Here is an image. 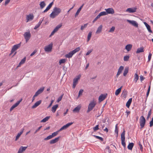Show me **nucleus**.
Wrapping results in <instances>:
<instances>
[{
  "instance_id": "09e8293b",
  "label": "nucleus",
  "mask_w": 153,
  "mask_h": 153,
  "mask_svg": "<svg viewBox=\"0 0 153 153\" xmlns=\"http://www.w3.org/2000/svg\"><path fill=\"white\" fill-rule=\"evenodd\" d=\"M93 129L94 131L98 130L99 129V125H97L95 127L93 128Z\"/></svg>"
},
{
  "instance_id": "c85d7f7f",
  "label": "nucleus",
  "mask_w": 153,
  "mask_h": 153,
  "mask_svg": "<svg viewBox=\"0 0 153 153\" xmlns=\"http://www.w3.org/2000/svg\"><path fill=\"white\" fill-rule=\"evenodd\" d=\"M132 45L131 44H128L125 47V49L127 51H129L132 48Z\"/></svg>"
},
{
  "instance_id": "4468645a",
  "label": "nucleus",
  "mask_w": 153,
  "mask_h": 153,
  "mask_svg": "<svg viewBox=\"0 0 153 153\" xmlns=\"http://www.w3.org/2000/svg\"><path fill=\"white\" fill-rule=\"evenodd\" d=\"M136 9V8H129L127 9L126 11L129 12V13H133L135 12Z\"/></svg>"
},
{
  "instance_id": "f03ea898",
  "label": "nucleus",
  "mask_w": 153,
  "mask_h": 153,
  "mask_svg": "<svg viewBox=\"0 0 153 153\" xmlns=\"http://www.w3.org/2000/svg\"><path fill=\"white\" fill-rule=\"evenodd\" d=\"M80 50V48L79 47H77L73 51L70 52L66 54L65 56L67 58H70L72 57L74 54L79 51Z\"/></svg>"
},
{
  "instance_id": "f704fd0d",
  "label": "nucleus",
  "mask_w": 153,
  "mask_h": 153,
  "mask_svg": "<svg viewBox=\"0 0 153 153\" xmlns=\"http://www.w3.org/2000/svg\"><path fill=\"white\" fill-rule=\"evenodd\" d=\"M127 94V92L126 90H124L122 93V95L123 96V97H124V98H126V96Z\"/></svg>"
},
{
  "instance_id": "864d4df0",
  "label": "nucleus",
  "mask_w": 153,
  "mask_h": 153,
  "mask_svg": "<svg viewBox=\"0 0 153 153\" xmlns=\"http://www.w3.org/2000/svg\"><path fill=\"white\" fill-rule=\"evenodd\" d=\"M64 94H62L58 98L57 100V102H59L60 101L62 98Z\"/></svg>"
},
{
  "instance_id": "9b49d317",
  "label": "nucleus",
  "mask_w": 153,
  "mask_h": 153,
  "mask_svg": "<svg viewBox=\"0 0 153 153\" xmlns=\"http://www.w3.org/2000/svg\"><path fill=\"white\" fill-rule=\"evenodd\" d=\"M73 124V123L72 122H71V123H69L67 124H66L64 126H63L62 127H61L59 130V131H61L63 130H65L67 129L68 127L70 126L71 125Z\"/></svg>"
},
{
  "instance_id": "e2e57ef3",
  "label": "nucleus",
  "mask_w": 153,
  "mask_h": 153,
  "mask_svg": "<svg viewBox=\"0 0 153 153\" xmlns=\"http://www.w3.org/2000/svg\"><path fill=\"white\" fill-rule=\"evenodd\" d=\"M42 126H41L39 127L34 132V134H36L38 131H39L41 129V128H42Z\"/></svg>"
},
{
  "instance_id": "423d86ee",
  "label": "nucleus",
  "mask_w": 153,
  "mask_h": 153,
  "mask_svg": "<svg viewBox=\"0 0 153 153\" xmlns=\"http://www.w3.org/2000/svg\"><path fill=\"white\" fill-rule=\"evenodd\" d=\"M62 26V25L61 24H59L57 25L54 29L52 31V32L51 33V35L50 36H51L53 35L54 33L56 32L59 30V29Z\"/></svg>"
},
{
  "instance_id": "49530a36",
  "label": "nucleus",
  "mask_w": 153,
  "mask_h": 153,
  "mask_svg": "<svg viewBox=\"0 0 153 153\" xmlns=\"http://www.w3.org/2000/svg\"><path fill=\"white\" fill-rule=\"evenodd\" d=\"M44 90V88H41L37 91L38 92V93L40 94Z\"/></svg>"
},
{
  "instance_id": "a211bd4d",
  "label": "nucleus",
  "mask_w": 153,
  "mask_h": 153,
  "mask_svg": "<svg viewBox=\"0 0 153 153\" xmlns=\"http://www.w3.org/2000/svg\"><path fill=\"white\" fill-rule=\"evenodd\" d=\"M24 130V128H22L21 131L17 135L16 137V139L15 140V141H17L19 139V138L20 137L21 135L23 133Z\"/></svg>"
},
{
  "instance_id": "a878e982",
  "label": "nucleus",
  "mask_w": 153,
  "mask_h": 153,
  "mask_svg": "<svg viewBox=\"0 0 153 153\" xmlns=\"http://www.w3.org/2000/svg\"><path fill=\"white\" fill-rule=\"evenodd\" d=\"M144 51V48L142 47H140V48H138L136 51V53H139L141 52H143Z\"/></svg>"
},
{
  "instance_id": "39448f33",
  "label": "nucleus",
  "mask_w": 153,
  "mask_h": 153,
  "mask_svg": "<svg viewBox=\"0 0 153 153\" xmlns=\"http://www.w3.org/2000/svg\"><path fill=\"white\" fill-rule=\"evenodd\" d=\"M146 123V120L145 118L142 116L140 117V123L141 126V128H143L145 126Z\"/></svg>"
},
{
  "instance_id": "cd10ccee",
  "label": "nucleus",
  "mask_w": 153,
  "mask_h": 153,
  "mask_svg": "<svg viewBox=\"0 0 153 153\" xmlns=\"http://www.w3.org/2000/svg\"><path fill=\"white\" fill-rule=\"evenodd\" d=\"M134 81L135 83H136L137 82L139 77L137 73H136L134 74Z\"/></svg>"
},
{
  "instance_id": "3c124183",
  "label": "nucleus",
  "mask_w": 153,
  "mask_h": 153,
  "mask_svg": "<svg viewBox=\"0 0 153 153\" xmlns=\"http://www.w3.org/2000/svg\"><path fill=\"white\" fill-rule=\"evenodd\" d=\"M83 92V90L82 89H81L79 90L78 93V97H79L80 95H82V93Z\"/></svg>"
},
{
  "instance_id": "5fc2aeb1",
  "label": "nucleus",
  "mask_w": 153,
  "mask_h": 153,
  "mask_svg": "<svg viewBox=\"0 0 153 153\" xmlns=\"http://www.w3.org/2000/svg\"><path fill=\"white\" fill-rule=\"evenodd\" d=\"M59 131H57L56 132H54L52 134V135L53 137L55 136H56L58 134Z\"/></svg>"
},
{
  "instance_id": "ea45409f",
  "label": "nucleus",
  "mask_w": 153,
  "mask_h": 153,
  "mask_svg": "<svg viewBox=\"0 0 153 153\" xmlns=\"http://www.w3.org/2000/svg\"><path fill=\"white\" fill-rule=\"evenodd\" d=\"M152 109H151L148 112V114L147 117L146 119L147 120H148L149 119V118L150 117V116L152 114Z\"/></svg>"
},
{
  "instance_id": "72a5a7b5",
  "label": "nucleus",
  "mask_w": 153,
  "mask_h": 153,
  "mask_svg": "<svg viewBox=\"0 0 153 153\" xmlns=\"http://www.w3.org/2000/svg\"><path fill=\"white\" fill-rule=\"evenodd\" d=\"M125 131L124 130L121 134V138L122 140H125Z\"/></svg>"
},
{
  "instance_id": "e433bc0d",
  "label": "nucleus",
  "mask_w": 153,
  "mask_h": 153,
  "mask_svg": "<svg viewBox=\"0 0 153 153\" xmlns=\"http://www.w3.org/2000/svg\"><path fill=\"white\" fill-rule=\"evenodd\" d=\"M92 32L91 31L90 32L88 35L87 39V42H88L90 40L91 38V37Z\"/></svg>"
},
{
  "instance_id": "aec40b11",
  "label": "nucleus",
  "mask_w": 153,
  "mask_h": 153,
  "mask_svg": "<svg viewBox=\"0 0 153 153\" xmlns=\"http://www.w3.org/2000/svg\"><path fill=\"white\" fill-rule=\"evenodd\" d=\"M41 100H39L36 102L32 107V108H35L39 106L41 103Z\"/></svg>"
},
{
  "instance_id": "603ef678",
  "label": "nucleus",
  "mask_w": 153,
  "mask_h": 153,
  "mask_svg": "<svg viewBox=\"0 0 153 153\" xmlns=\"http://www.w3.org/2000/svg\"><path fill=\"white\" fill-rule=\"evenodd\" d=\"M26 58L25 57L20 62L22 64H24L26 61Z\"/></svg>"
},
{
  "instance_id": "338daca9",
  "label": "nucleus",
  "mask_w": 153,
  "mask_h": 153,
  "mask_svg": "<svg viewBox=\"0 0 153 153\" xmlns=\"http://www.w3.org/2000/svg\"><path fill=\"white\" fill-rule=\"evenodd\" d=\"M145 78L143 77V76L142 75L140 76V79L141 81H143L144 79Z\"/></svg>"
},
{
  "instance_id": "c756f323",
  "label": "nucleus",
  "mask_w": 153,
  "mask_h": 153,
  "mask_svg": "<svg viewBox=\"0 0 153 153\" xmlns=\"http://www.w3.org/2000/svg\"><path fill=\"white\" fill-rule=\"evenodd\" d=\"M40 8L41 9H42L44 8L46 5V4L44 1H42L40 2L39 4Z\"/></svg>"
},
{
  "instance_id": "f257e3e1",
  "label": "nucleus",
  "mask_w": 153,
  "mask_h": 153,
  "mask_svg": "<svg viewBox=\"0 0 153 153\" xmlns=\"http://www.w3.org/2000/svg\"><path fill=\"white\" fill-rule=\"evenodd\" d=\"M61 9L59 8L54 7L52 12L50 15V17L52 19L54 18L61 12Z\"/></svg>"
},
{
  "instance_id": "680f3d73",
  "label": "nucleus",
  "mask_w": 153,
  "mask_h": 153,
  "mask_svg": "<svg viewBox=\"0 0 153 153\" xmlns=\"http://www.w3.org/2000/svg\"><path fill=\"white\" fill-rule=\"evenodd\" d=\"M92 51V49H91L90 50L88 51L86 54V55L88 56L89 55Z\"/></svg>"
},
{
  "instance_id": "412c9836",
  "label": "nucleus",
  "mask_w": 153,
  "mask_h": 153,
  "mask_svg": "<svg viewBox=\"0 0 153 153\" xmlns=\"http://www.w3.org/2000/svg\"><path fill=\"white\" fill-rule=\"evenodd\" d=\"M53 4V2H52L50 3L49 5L46 7V9L42 12V13H45L47 12L49 9H50L52 5Z\"/></svg>"
},
{
  "instance_id": "c03bdc74",
  "label": "nucleus",
  "mask_w": 153,
  "mask_h": 153,
  "mask_svg": "<svg viewBox=\"0 0 153 153\" xmlns=\"http://www.w3.org/2000/svg\"><path fill=\"white\" fill-rule=\"evenodd\" d=\"M53 137L52 135H51L47 137L44 138V140H47L52 138Z\"/></svg>"
},
{
  "instance_id": "052dcab7",
  "label": "nucleus",
  "mask_w": 153,
  "mask_h": 153,
  "mask_svg": "<svg viewBox=\"0 0 153 153\" xmlns=\"http://www.w3.org/2000/svg\"><path fill=\"white\" fill-rule=\"evenodd\" d=\"M115 28L113 26L110 29L109 32H113L114 31Z\"/></svg>"
},
{
  "instance_id": "37998d69",
  "label": "nucleus",
  "mask_w": 153,
  "mask_h": 153,
  "mask_svg": "<svg viewBox=\"0 0 153 153\" xmlns=\"http://www.w3.org/2000/svg\"><path fill=\"white\" fill-rule=\"evenodd\" d=\"M88 25V23H86L85 24L83 25H82L80 29L81 30H83L84 29L86 28V27H87V26Z\"/></svg>"
},
{
  "instance_id": "f8f14e48",
  "label": "nucleus",
  "mask_w": 153,
  "mask_h": 153,
  "mask_svg": "<svg viewBox=\"0 0 153 153\" xmlns=\"http://www.w3.org/2000/svg\"><path fill=\"white\" fill-rule=\"evenodd\" d=\"M106 13H107V15L108 14H113L114 13V11L113 8H109L105 9Z\"/></svg>"
},
{
  "instance_id": "2eb2a0df",
  "label": "nucleus",
  "mask_w": 153,
  "mask_h": 153,
  "mask_svg": "<svg viewBox=\"0 0 153 153\" xmlns=\"http://www.w3.org/2000/svg\"><path fill=\"white\" fill-rule=\"evenodd\" d=\"M124 69V67L122 66H120L119 68L118 72L116 75V76L117 77H118V76L120 75V74L121 73L122 71Z\"/></svg>"
},
{
  "instance_id": "1a4fd4ad",
  "label": "nucleus",
  "mask_w": 153,
  "mask_h": 153,
  "mask_svg": "<svg viewBox=\"0 0 153 153\" xmlns=\"http://www.w3.org/2000/svg\"><path fill=\"white\" fill-rule=\"evenodd\" d=\"M25 38V39L26 42H27L30 39L31 34L30 32H26L24 34Z\"/></svg>"
},
{
  "instance_id": "4be33fe9",
  "label": "nucleus",
  "mask_w": 153,
  "mask_h": 153,
  "mask_svg": "<svg viewBox=\"0 0 153 153\" xmlns=\"http://www.w3.org/2000/svg\"><path fill=\"white\" fill-rule=\"evenodd\" d=\"M34 16L33 14H30L27 15L26 17V19L27 20V22L30 20H32L33 19Z\"/></svg>"
},
{
  "instance_id": "7c9ffc66",
  "label": "nucleus",
  "mask_w": 153,
  "mask_h": 153,
  "mask_svg": "<svg viewBox=\"0 0 153 153\" xmlns=\"http://www.w3.org/2000/svg\"><path fill=\"white\" fill-rule=\"evenodd\" d=\"M132 98H130L128 101L127 102L126 104V106L128 108H129L131 104V102H132Z\"/></svg>"
},
{
  "instance_id": "6ab92c4d",
  "label": "nucleus",
  "mask_w": 153,
  "mask_h": 153,
  "mask_svg": "<svg viewBox=\"0 0 153 153\" xmlns=\"http://www.w3.org/2000/svg\"><path fill=\"white\" fill-rule=\"evenodd\" d=\"M144 24L146 27L148 32L150 33H152V31L151 29V27L146 22H144Z\"/></svg>"
},
{
  "instance_id": "de8ad7c7",
  "label": "nucleus",
  "mask_w": 153,
  "mask_h": 153,
  "mask_svg": "<svg viewBox=\"0 0 153 153\" xmlns=\"http://www.w3.org/2000/svg\"><path fill=\"white\" fill-rule=\"evenodd\" d=\"M66 61V60L65 59H62L59 61V63L61 64L62 63H64Z\"/></svg>"
},
{
  "instance_id": "2f4dec72",
  "label": "nucleus",
  "mask_w": 153,
  "mask_h": 153,
  "mask_svg": "<svg viewBox=\"0 0 153 153\" xmlns=\"http://www.w3.org/2000/svg\"><path fill=\"white\" fill-rule=\"evenodd\" d=\"M58 106V104H56L54 105H53L51 111L53 112L54 113L56 111L57 108Z\"/></svg>"
},
{
  "instance_id": "4c0bfd02",
  "label": "nucleus",
  "mask_w": 153,
  "mask_h": 153,
  "mask_svg": "<svg viewBox=\"0 0 153 153\" xmlns=\"http://www.w3.org/2000/svg\"><path fill=\"white\" fill-rule=\"evenodd\" d=\"M50 118V117H47L41 121V123H45Z\"/></svg>"
},
{
  "instance_id": "0e129e2a",
  "label": "nucleus",
  "mask_w": 153,
  "mask_h": 153,
  "mask_svg": "<svg viewBox=\"0 0 153 153\" xmlns=\"http://www.w3.org/2000/svg\"><path fill=\"white\" fill-rule=\"evenodd\" d=\"M139 145L140 147V149L141 151H143V147L142 146V145L140 143V142L139 143Z\"/></svg>"
},
{
  "instance_id": "20e7f679",
  "label": "nucleus",
  "mask_w": 153,
  "mask_h": 153,
  "mask_svg": "<svg viewBox=\"0 0 153 153\" xmlns=\"http://www.w3.org/2000/svg\"><path fill=\"white\" fill-rule=\"evenodd\" d=\"M81 76L80 75H79L78 76H76L75 78H74L73 79V82L72 87L73 88H74L76 86V85L78 83V80L79 79Z\"/></svg>"
},
{
  "instance_id": "b1692460",
  "label": "nucleus",
  "mask_w": 153,
  "mask_h": 153,
  "mask_svg": "<svg viewBox=\"0 0 153 153\" xmlns=\"http://www.w3.org/2000/svg\"><path fill=\"white\" fill-rule=\"evenodd\" d=\"M84 5V4H82V5H81L80 6V7L78 9L76 12V13H75V17H76L79 14V13L80 12L81 10V9L82 8Z\"/></svg>"
},
{
  "instance_id": "bb28decb",
  "label": "nucleus",
  "mask_w": 153,
  "mask_h": 153,
  "mask_svg": "<svg viewBox=\"0 0 153 153\" xmlns=\"http://www.w3.org/2000/svg\"><path fill=\"white\" fill-rule=\"evenodd\" d=\"M102 25H100L98 28L96 32V33L98 34L100 33L102 31Z\"/></svg>"
},
{
  "instance_id": "f3484780",
  "label": "nucleus",
  "mask_w": 153,
  "mask_h": 153,
  "mask_svg": "<svg viewBox=\"0 0 153 153\" xmlns=\"http://www.w3.org/2000/svg\"><path fill=\"white\" fill-rule=\"evenodd\" d=\"M60 137H59L54 139L51 140L50 142V144H53L56 143L58 141Z\"/></svg>"
},
{
  "instance_id": "4d7b16f0",
  "label": "nucleus",
  "mask_w": 153,
  "mask_h": 153,
  "mask_svg": "<svg viewBox=\"0 0 153 153\" xmlns=\"http://www.w3.org/2000/svg\"><path fill=\"white\" fill-rule=\"evenodd\" d=\"M152 56V54L150 53H149V54L148 56V62H149Z\"/></svg>"
},
{
  "instance_id": "393cba45",
  "label": "nucleus",
  "mask_w": 153,
  "mask_h": 153,
  "mask_svg": "<svg viewBox=\"0 0 153 153\" xmlns=\"http://www.w3.org/2000/svg\"><path fill=\"white\" fill-rule=\"evenodd\" d=\"M81 108V106L79 105H78L73 110V111L74 112H79Z\"/></svg>"
},
{
  "instance_id": "a18cd8bd",
  "label": "nucleus",
  "mask_w": 153,
  "mask_h": 153,
  "mask_svg": "<svg viewBox=\"0 0 153 153\" xmlns=\"http://www.w3.org/2000/svg\"><path fill=\"white\" fill-rule=\"evenodd\" d=\"M115 132L117 134V137L118 134V127H117V124H116L115 126Z\"/></svg>"
},
{
  "instance_id": "bf43d9fd",
  "label": "nucleus",
  "mask_w": 153,
  "mask_h": 153,
  "mask_svg": "<svg viewBox=\"0 0 153 153\" xmlns=\"http://www.w3.org/2000/svg\"><path fill=\"white\" fill-rule=\"evenodd\" d=\"M100 17V16H99V15H98L97 16V17L94 19V20L93 21V23H94L95 22H96L97 20V19H98Z\"/></svg>"
},
{
  "instance_id": "774afa93",
  "label": "nucleus",
  "mask_w": 153,
  "mask_h": 153,
  "mask_svg": "<svg viewBox=\"0 0 153 153\" xmlns=\"http://www.w3.org/2000/svg\"><path fill=\"white\" fill-rule=\"evenodd\" d=\"M10 0H6L5 2V5H6L8 4Z\"/></svg>"
},
{
  "instance_id": "79ce46f5",
  "label": "nucleus",
  "mask_w": 153,
  "mask_h": 153,
  "mask_svg": "<svg viewBox=\"0 0 153 153\" xmlns=\"http://www.w3.org/2000/svg\"><path fill=\"white\" fill-rule=\"evenodd\" d=\"M129 56H124L123 58V60L124 61H127L129 60Z\"/></svg>"
},
{
  "instance_id": "ddd939ff",
  "label": "nucleus",
  "mask_w": 153,
  "mask_h": 153,
  "mask_svg": "<svg viewBox=\"0 0 153 153\" xmlns=\"http://www.w3.org/2000/svg\"><path fill=\"white\" fill-rule=\"evenodd\" d=\"M22 100V99L18 101L15 104L13 105L10 109V111H11L13 109L18 106Z\"/></svg>"
},
{
  "instance_id": "c9c22d12",
  "label": "nucleus",
  "mask_w": 153,
  "mask_h": 153,
  "mask_svg": "<svg viewBox=\"0 0 153 153\" xmlns=\"http://www.w3.org/2000/svg\"><path fill=\"white\" fill-rule=\"evenodd\" d=\"M134 144L133 143H129L128 146V149L131 150L132 149V148L134 146Z\"/></svg>"
},
{
  "instance_id": "6e6552de",
  "label": "nucleus",
  "mask_w": 153,
  "mask_h": 153,
  "mask_svg": "<svg viewBox=\"0 0 153 153\" xmlns=\"http://www.w3.org/2000/svg\"><path fill=\"white\" fill-rule=\"evenodd\" d=\"M21 43V42L18 44L15 45L12 48L11 50V53L10 54L13 53L15 51L17 50L20 47Z\"/></svg>"
},
{
  "instance_id": "69168bd1",
  "label": "nucleus",
  "mask_w": 153,
  "mask_h": 153,
  "mask_svg": "<svg viewBox=\"0 0 153 153\" xmlns=\"http://www.w3.org/2000/svg\"><path fill=\"white\" fill-rule=\"evenodd\" d=\"M40 25L39 24H36L35 27H34V29H37L40 26Z\"/></svg>"
},
{
  "instance_id": "9d476101",
  "label": "nucleus",
  "mask_w": 153,
  "mask_h": 153,
  "mask_svg": "<svg viewBox=\"0 0 153 153\" xmlns=\"http://www.w3.org/2000/svg\"><path fill=\"white\" fill-rule=\"evenodd\" d=\"M127 21L130 24L132 25L133 26L137 27H138V25L137 22L134 20H127Z\"/></svg>"
},
{
  "instance_id": "58836bf2",
  "label": "nucleus",
  "mask_w": 153,
  "mask_h": 153,
  "mask_svg": "<svg viewBox=\"0 0 153 153\" xmlns=\"http://www.w3.org/2000/svg\"><path fill=\"white\" fill-rule=\"evenodd\" d=\"M128 68H125L124 71L123 72V75L124 76H126L128 73Z\"/></svg>"
},
{
  "instance_id": "7ed1b4c3",
  "label": "nucleus",
  "mask_w": 153,
  "mask_h": 153,
  "mask_svg": "<svg viewBox=\"0 0 153 153\" xmlns=\"http://www.w3.org/2000/svg\"><path fill=\"white\" fill-rule=\"evenodd\" d=\"M96 105V102L94 101H91L88 105L87 112L88 113L91 111L95 107Z\"/></svg>"
},
{
  "instance_id": "6e6d98bb",
  "label": "nucleus",
  "mask_w": 153,
  "mask_h": 153,
  "mask_svg": "<svg viewBox=\"0 0 153 153\" xmlns=\"http://www.w3.org/2000/svg\"><path fill=\"white\" fill-rule=\"evenodd\" d=\"M125 140H122L121 143L122 145L123 146L124 148L126 147V144L125 142Z\"/></svg>"
},
{
  "instance_id": "a19ab883",
  "label": "nucleus",
  "mask_w": 153,
  "mask_h": 153,
  "mask_svg": "<svg viewBox=\"0 0 153 153\" xmlns=\"http://www.w3.org/2000/svg\"><path fill=\"white\" fill-rule=\"evenodd\" d=\"M98 15H99V16L100 17L101 16H105L107 15V13H106V12L105 11L99 13Z\"/></svg>"
},
{
  "instance_id": "473e14b6",
  "label": "nucleus",
  "mask_w": 153,
  "mask_h": 153,
  "mask_svg": "<svg viewBox=\"0 0 153 153\" xmlns=\"http://www.w3.org/2000/svg\"><path fill=\"white\" fill-rule=\"evenodd\" d=\"M122 87L123 86H122L120 87L116 90L115 92V94L117 96L120 94V92L121 91V90Z\"/></svg>"
},
{
  "instance_id": "dca6fc26",
  "label": "nucleus",
  "mask_w": 153,
  "mask_h": 153,
  "mask_svg": "<svg viewBox=\"0 0 153 153\" xmlns=\"http://www.w3.org/2000/svg\"><path fill=\"white\" fill-rule=\"evenodd\" d=\"M27 148V146L23 147L21 146L19 149V151L17 153H22L23 152H24Z\"/></svg>"
},
{
  "instance_id": "13d9d810",
  "label": "nucleus",
  "mask_w": 153,
  "mask_h": 153,
  "mask_svg": "<svg viewBox=\"0 0 153 153\" xmlns=\"http://www.w3.org/2000/svg\"><path fill=\"white\" fill-rule=\"evenodd\" d=\"M149 126L150 127L153 126V117L152 118V120L149 122Z\"/></svg>"
},
{
  "instance_id": "8fccbe9b",
  "label": "nucleus",
  "mask_w": 153,
  "mask_h": 153,
  "mask_svg": "<svg viewBox=\"0 0 153 153\" xmlns=\"http://www.w3.org/2000/svg\"><path fill=\"white\" fill-rule=\"evenodd\" d=\"M94 136L102 141L103 140V138L101 137L96 135H94Z\"/></svg>"
},
{
  "instance_id": "0eeeda50",
  "label": "nucleus",
  "mask_w": 153,
  "mask_h": 153,
  "mask_svg": "<svg viewBox=\"0 0 153 153\" xmlns=\"http://www.w3.org/2000/svg\"><path fill=\"white\" fill-rule=\"evenodd\" d=\"M53 44L51 43L48 46H45L44 50L45 51L47 52H50L51 51L52 48Z\"/></svg>"
},
{
  "instance_id": "5701e85b",
  "label": "nucleus",
  "mask_w": 153,
  "mask_h": 153,
  "mask_svg": "<svg viewBox=\"0 0 153 153\" xmlns=\"http://www.w3.org/2000/svg\"><path fill=\"white\" fill-rule=\"evenodd\" d=\"M106 96L103 94L101 95L99 97V100L100 102H101L103 101L105 98Z\"/></svg>"
}]
</instances>
